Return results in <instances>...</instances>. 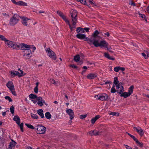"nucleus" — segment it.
Here are the masks:
<instances>
[{
	"label": "nucleus",
	"mask_w": 149,
	"mask_h": 149,
	"mask_svg": "<svg viewBox=\"0 0 149 149\" xmlns=\"http://www.w3.org/2000/svg\"><path fill=\"white\" fill-rule=\"evenodd\" d=\"M99 34L98 31L96 30L93 34V37L90 39L87 38L85 41H87L90 45L93 44L95 47H101L106 48L107 50H109V49L108 47V44L105 40H103L99 42V40L97 39L98 38H100V36H98Z\"/></svg>",
	"instance_id": "nucleus-1"
},
{
	"label": "nucleus",
	"mask_w": 149,
	"mask_h": 149,
	"mask_svg": "<svg viewBox=\"0 0 149 149\" xmlns=\"http://www.w3.org/2000/svg\"><path fill=\"white\" fill-rule=\"evenodd\" d=\"M113 83L115 84L116 87V92L120 94L123 92L124 91V88L123 86V82H119L117 77H114Z\"/></svg>",
	"instance_id": "nucleus-2"
},
{
	"label": "nucleus",
	"mask_w": 149,
	"mask_h": 149,
	"mask_svg": "<svg viewBox=\"0 0 149 149\" xmlns=\"http://www.w3.org/2000/svg\"><path fill=\"white\" fill-rule=\"evenodd\" d=\"M20 18H21V17L18 14H14L10 20L9 23L10 25L11 26L15 25L18 22Z\"/></svg>",
	"instance_id": "nucleus-3"
},
{
	"label": "nucleus",
	"mask_w": 149,
	"mask_h": 149,
	"mask_svg": "<svg viewBox=\"0 0 149 149\" xmlns=\"http://www.w3.org/2000/svg\"><path fill=\"white\" fill-rule=\"evenodd\" d=\"M35 130L37 133L39 134H44L46 131V128L42 125H38L36 126Z\"/></svg>",
	"instance_id": "nucleus-4"
},
{
	"label": "nucleus",
	"mask_w": 149,
	"mask_h": 149,
	"mask_svg": "<svg viewBox=\"0 0 149 149\" xmlns=\"http://www.w3.org/2000/svg\"><path fill=\"white\" fill-rule=\"evenodd\" d=\"M46 51L49 56L53 60H55L56 59V55L54 52L50 48H47Z\"/></svg>",
	"instance_id": "nucleus-5"
},
{
	"label": "nucleus",
	"mask_w": 149,
	"mask_h": 149,
	"mask_svg": "<svg viewBox=\"0 0 149 149\" xmlns=\"http://www.w3.org/2000/svg\"><path fill=\"white\" fill-rule=\"evenodd\" d=\"M16 49H20L22 50H24L26 49H30L31 48V46L29 45L25 44L24 43L20 44L19 45L17 44Z\"/></svg>",
	"instance_id": "nucleus-6"
},
{
	"label": "nucleus",
	"mask_w": 149,
	"mask_h": 149,
	"mask_svg": "<svg viewBox=\"0 0 149 149\" xmlns=\"http://www.w3.org/2000/svg\"><path fill=\"white\" fill-rule=\"evenodd\" d=\"M95 97L102 101H105L108 99V95L105 93L101 94L95 96Z\"/></svg>",
	"instance_id": "nucleus-7"
},
{
	"label": "nucleus",
	"mask_w": 149,
	"mask_h": 149,
	"mask_svg": "<svg viewBox=\"0 0 149 149\" xmlns=\"http://www.w3.org/2000/svg\"><path fill=\"white\" fill-rule=\"evenodd\" d=\"M5 44L9 47H11L13 49H16L17 44L13 42L7 40L5 42Z\"/></svg>",
	"instance_id": "nucleus-8"
},
{
	"label": "nucleus",
	"mask_w": 149,
	"mask_h": 149,
	"mask_svg": "<svg viewBox=\"0 0 149 149\" xmlns=\"http://www.w3.org/2000/svg\"><path fill=\"white\" fill-rule=\"evenodd\" d=\"M66 112L70 116V120H72L74 118V115L73 111L72 109H66Z\"/></svg>",
	"instance_id": "nucleus-9"
},
{
	"label": "nucleus",
	"mask_w": 149,
	"mask_h": 149,
	"mask_svg": "<svg viewBox=\"0 0 149 149\" xmlns=\"http://www.w3.org/2000/svg\"><path fill=\"white\" fill-rule=\"evenodd\" d=\"M77 11L75 10H73L71 12V16L72 18V21H77Z\"/></svg>",
	"instance_id": "nucleus-10"
},
{
	"label": "nucleus",
	"mask_w": 149,
	"mask_h": 149,
	"mask_svg": "<svg viewBox=\"0 0 149 149\" xmlns=\"http://www.w3.org/2000/svg\"><path fill=\"white\" fill-rule=\"evenodd\" d=\"M72 25H71L70 22H69V23H68V24L69 25V27L71 31L74 30L75 29L76 27L75 25L76 23H77V21H74V20H73V21H72Z\"/></svg>",
	"instance_id": "nucleus-11"
},
{
	"label": "nucleus",
	"mask_w": 149,
	"mask_h": 149,
	"mask_svg": "<svg viewBox=\"0 0 149 149\" xmlns=\"http://www.w3.org/2000/svg\"><path fill=\"white\" fill-rule=\"evenodd\" d=\"M6 86L10 91L14 90V86L12 81H8L6 84Z\"/></svg>",
	"instance_id": "nucleus-12"
},
{
	"label": "nucleus",
	"mask_w": 149,
	"mask_h": 149,
	"mask_svg": "<svg viewBox=\"0 0 149 149\" xmlns=\"http://www.w3.org/2000/svg\"><path fill=\"white\" fill-rule=\"evenodd\" d=\"M97 76L96 73H90L88 74L86 77L88 79H91L95 78Z\"/></svg>",
	"instance_id": "nucleus-13"
},
{
	"label": "nucleus",
	"mask_w": 149,
	"mask_h": 149,
	"mask_svg": "<svg viewBox=\"0 0 149 149\" xmlns=\"http://www.w3.org/2000/svg\"><path fill=\"white\" fill-rule=\"evenodd\" d=\"M88 133L91 136L97 135L100 134V132L99 131L95 130L91 131Z\"/></svg>",
	"instance_id": "nucleus-14"
},
{
	"label": "nucleus",
	"mask_w": 149,
	"mask_h": 149,
	"mask_svg": "<svg viewBox=\"0 0 149 149\" xmlns=\"http://www.w3.org/2000/svg\"><path fill=\"white\" fill-rule=\"evenodd\" d=\"M22 18V24L25 26H27L28 25V23L27 21L29 20V19L25 17H23L21 18Z\"/></svg>",
	"instance_id": "nucleus-15"
},
{
	"label": "nucleus",
	"mask_w": 149,
	"mask_h": 149,
	"mask_svg": "<svg viewBox=\"0 0 149 149\" xmlns=\"http://www.w3.org/2000/svg\"><path fill=\"white\" fill-rule=\"evenodd\" d=\"M76 37L77 38L81 39H85V41L86 40V38H87L86 37V35L85 34H81L79 33L77 35Z\"/></svg>",
	"instance_id": "nucleus-16"
},
{
	"label": "nucleus",
	"mask_w": 149,
	"mask_h": 149,
	"mask_svg": "<svg viewBox=\"0 0 149 149\" xmlns=\"http://www.w3.org/2000/svg\"><path fill=\"white\" fill-rule=\"evenodd\" d=\"M104 56L105 57L109 60H114L115 59V58H114L112 56H110L108 53L106 52L104 53Z\"/></svg>",
	"instance_id": "nucleus-17"
},
{
	"label": "nucleus",
	"mask_w": 149,
	"mask_h": 149,
	"mask_svg": "<svg viewBox=\"0 0 149 149\" xmlns=\"http://www.w3.org/2000/svg\"><path fill=\"white\" fill-rule=\"evenodd\" d=\"M100 117V116L99 115H97L96 116L94 117L91 120V123L92 124H93Z\"/></svg>",
	"instance_id": "nucleus-18"
},
{
	"label": "nucleus",
	"mask_w": 149,
	"mask_h": 149,
	"mask_svg": "<svg viewBox=\"0 0 149 149\" xmlns=\"http://www.w3.org/2000/svg\"><path fill=\"white\" fill-rule=\"evenodd\" d=\"M13 119L16 122V123L18 125L20 123V119L18 116H15Z\"/></svg>",
	"instance_id": "nucleus-19"
},
{
	"label": "nucleus",
	"mask_w": 149,
	"mask_h": 149,
	"mask_svg": "<svg viewBox=\"0 0 149 149\" xmlns=\"http://www.w3.org/2000/svg\"><path fill=\"white\" fill-rule=\"evenodd\" d=\"M38 114L40 116V117L43 118L44 117V114L43 113V110L42 109H40L37 111Z\"/></svg>",
	"instance_id": "nucleus-20"
},
{
	"label": "nucleus",
	"mask_w": 149,
	"mask_h": 149,
	"mask_svg": "<svg viewBox=\"0 0 149 149\" xmlns=\"http://www.w3.org/2000/svg\"><path fill=\"white\" fill-rule=\"evenodd\" d=\"M16 4L19 6H27V5L26 3L24 2L21 1H20L17 2Z\"/></svg>",
	"instance_id": "nucleus-21"
},
{
	"label": "nucleus",
	"mask_w": 149,
	"mask_h": 149,
	"mask_svg": "<svg viewBox=\"0 0 149 149\" xmlns=\"http://www.w3.org/2000/svg\"><path fill=\"white\" fill-rule=\"evenodd\" d=\"M120 96L121 97H123L125 98H126L129 96H130V95L129 93H127L126 92H123L121 94H120Z\"/></svg>",
	"instance_id": "nucleus-22"
},
{
	"label": "nucleus",
	"mask_w": 149,
	"mask_h": 149,
	"mask_svg": "<svg viewBox=\"0 0 149 149\" xmlns=\"http://www.w3.org/2000/svg\"><path fill=\"white\" fill-rule=\"evenodd\" d=\"M11 76L13 77L15 76L16 75L18 76L19 72L17 71H12L10 72Z\"/></svg>",
	"instance_id": "nucleus-23"
},
{
	"label": "nucleus",
	"mask_w": 149,
	"mask_h": 149,
	"mask_svg": "<svg viewBox=\"0 0 149 149\" xmlns=\"http://www.w3.org/2000/svg\"><path fill=\"white\" fill-rule=\"evenodd\" d=\"M137 132L140 136H142L144 134L143 131L140 127H139V129Z\"/></svg>",
	"instance_id": "nucleus-24"
},
{
	"label": "nucleus",
	"mask_w": 149,
	"mask_h": 149,
	"mask_svg": "<svg viewBox=\"0 0 149 149\" xmlns=\"http://www.w3.org/2000/svg\"><path fill=\"white\" fill-rule=\"evenodd\" d=\"M24 54H31V51L30 49H26V48L24 51Z\"/></svg>",
	"instance_id": "nucleus-25"
},
{
	"label": "nucleus",
	"mask_w": 149,
	"mask_h": 149,
	"mask_svg": "<svg viewBox=\"0 0 149 149\" xmlns=\"http://www.w3.org/2000/svg\"><path fill=\"white\" fill-rule=\"evenodd\" d=\"M134 88V87L133 86H131L129 88L128 90V93L130 94V95L132 93L133 91V90Z\"/></svg>",
	"instance_id": "nucleus-26"
},
{
	"label": "nucleus",
	"mask_w": 149,
	"mask_h": 149,
	"mask_svg": "<svg viewBox=\"0 0 149 149\" xmlns=\"http://www.w3.org/2000/svg\"><path fill=\"white\" fill-rule=\"evenodd\" d=\"M29 98L31 99H36L37 97V96L36 95L33 94H31L29 95Z\"/></svg>",
	"instance_id": "nucleus-27"
},
{
	"label": "nucleus",
	"mask_w": 149,
	"mask_h": 149,
	"mask_svg": "<svg viewBox=\"0 0 149 149\" xmlns=\"http://www.w3.org/2000/svg\"><path fill=\"white\" fill-rule=\"evenodd\" d=\"M115 84L113 83V85L111 89V93H115L116 92V89L115 88Z\"/></svg>",
	"instance_id": "nucleus-28"
},
{
	"label": "nucleus",
	"mask_w": 149,
	"mask_h": 149,
	"mask_svg": "<svg viewBox=\"0 0 149 149\" xmlns=\"http://www.w3.org/2000/svg\"><path fill=\"white\" fill-rule=\"evenodd\" d=\"M80 58V57L79 55H77L74 56V59L75 61L77 62L79 61Z\"/></svg>",
	"instance_id": "nucleus-29"
},
{
	"label": "nucleus",
	"mask_w": 149,
	"mask_h": 149,
	"mask_svg": "<svg viewBox=\"0 0 149 149\" xmlns=\"http://www.w3.org/2000/svg\"><path fill=\"white\" fill-rule=\"evenodd\" d=\"M109 114L110 115H111L113 116H118L119 115V113H118L112 112H109Z\"/></svg>",
	"instance_id": "nucleus-30"
},
{
	"label": "nucleus",
	"mask_w": 149,
	"mask_h": 149,
	"mask_svg": "<svg viewBox=\"0 0 149 149\" xmlns=\"http://www.w3.org/2000/svg\"><path fill=\"white\" fill-rule=\"evenodd\" d=\"M46 118L47 119H49L51 118V115L49 112H47L45 114Z\"/></svg>",
	"instance_id": "nucleus-31"
},
{
	"label": "nucleus",
	"mask_w": 149,
	"mask_h": 149,
	"mask_svg": "<svg viewBox=\"0 0 149 149\" xmlns=\"http://www.w3.org/2000/svg\"><path fill=\"white\" fill-rule=\"evenodd\" d=\"M136 143L137 144L138 146L140 147H142L143 146V144L142 142H139L137 139L135 141Z\"/></svg>",
	"instance_id": "nucleus-32"
},
{
	"label": "nucleus",
	"mask_w": 149,
	"mask_h": 149,
	"mask_svg": "<svg viewBox=\"0 0 149 149\" xmlns=\"http://www.w3.org/2000/svg\"><path fill=\"white\" fill-rule=\"evenodd\" d=\"M67 24L69 23V21L67 19L66 17L63 15L61 17Z\"/></svg>",
	"instance_id": "nucleus-33"
},
{
	"label": "nucleus",
	"mask_w": 149,
	"mask_h": 149,
	"mask_svg": "<svg viewBox=\"0 0 149 149\" xmlns=\"http://www.w3.org/2000/svg\"><path fill=\"white\" fill-rule=\"evenodd\" d=\"M12 142L10 143V146L12 148L14 147L15 146L16 143L13 140H12Z\"/></svg>",
	"instance_id": "nucleus-34"
},
{
	"label": "nucleus",
	"mask_w": 149,
	"mask_h": 149,
	"mask_svg": "<svg viewBox=\"0 0 149 149\" xmlns=\"http://www.w3.org/2000/svg\"><path fill=\"white\" fill-rule=\"evenodd\" d=\"M25 125L27 127L31 129H35V128L31 124H29L27 123H25Z\"/></svg>",
	"instance_id": "nucleus-35"
},
{
	"label": "nucleus",
	"mask_w": 149,
	"mask_h": 149,
	"mask_svg": "<svg viewBox=\"0 0 149 149\" xmlns=\"http://www.w3.org/2000/svg\"><path fill=\"white\" fill-rule=\"evenodd\" d=\"M18 70H19L21 72L20 73H19V74H18L19 77H22V76L25 75V74L24 73L22 70H20V69H19Z\"/></svg>",
	"instance_id": "nucleus-36"
},
{
	"label": "nucleus",
	"mask_w": 149,
	"mask_h": 149,
	"mask_svg": "<svg viewBox=\"0 0 149 149\" xmlns=\"http://www.w3.org/2000/svg\"><path fill=\"white\" fill-rule=\"evenodd\" d=\"M31 116L33 119H38V116L37 115L33 113L31 114Z\"/></svg>",
	"instance_id": "nucleus-37"
},
{
	"label": "nucleus",
	"mask_w": 149,
	"mask_h": 149,
	"mask_svg": "<svg viewBox=\"0 0 149 149\" xmlns=\"http://www.w3.org/2000/svg\"><path fill=\"white\" fill-rule=\"evenodd\" d=\"M45 103V101H39L37 102L38 104L40 106H42L43 105V103Z\"/></svg>",
	"instance_id": "nucleus-38"
},
{
	"label": "nucleus",
	"mask_w": 149,
	"mask_h": 149,
	"mask_svg": "<svg viewBox=\"0 0 149 149\" xmlns=\"http://www.w3.org/2000/svg\"><path fill=\"white\" fill-rule=\"evenodd\" d=\"M0 39L5 41V42L7 40L3 36L1 35H0Z\"/></svg>",
	"instance_id": "nucleus-39"
},
{
	"label": "nucleus",
	"mask_w": 149,
	"mask_h": 149,
	"mask_svg": "<svg viewBox=\"0 0 149 149\" xmlns=\"http://www.w3.org/2000/svg\"><path fill=\"white\" fill-rule=\"evenodd\" d=\"M20 127V128L21 130V132H23L24 131V130H23V125H24V124L23 123H22L21 124H19V125H18Z\"/></svg>",
	"instance_id": "nucleus-40"
},
{
	"label": "nucleus",
	"mask_w": 149,
	"mask_h": 149,
	"mask_svg": "<svg viewBox=\"0 0 149 149\" xmlns=\"http://www.w3.org/2000/svg\"><path fill=\"white\" fill-rule=\"evenodd\" d=\"M10 110L11 113L12 114L14 113V108L13 106H11L10 108Z\"/></svg>",
	"instance_id": "nucleus-41"
},
{
	"label": "nucleus",
	"mask_w": 149,
	"mask_h": 149,
	"mask_svg": "<svg viewBox=\"0 0 149 149\" xmlns=\"http://www.w3.org/2000/svg\"><path fill=\"white\" fill-rule=\"evenodd\" d=\"M30 55L29 54H24V56L26 58L29 59L31 56H30Z\"/></svg>",
	"instance_id": "nucleus-42"
},
{
	"label": "nucleus",
	"mask_w": 149,
	"mask_h": 149,
	"mask_svg": "<svg viewBox=\"0 0 149 149\" xmlns=\"http://www.w3.org/2000/svg\"><path fill=\"white\" fill-rule=\"evenodd\" d=\"M4 98L6 100H8L10 102H12V99L10 98V97H9L8 96H6Z\"/></svg>",
	"instance_id": "nucleus-43"
},
{
	"label": "nucleus",
	"mask_w": 149,
	"mask_h": 149,
	"mask_svg": "<svg viewBox=\"0 0 149 149\" xmlns=\"http://www.w3.org/2000/svg\"><path fill=\"white\" fill-rule=\"evenodd\" d=\"M127 134H128V135L130 136L132 139H133L135 141L136 140V139H137L135 138V137L134 136L131 134L130 133H127Z\"/></svg>",
	"instance_id": "nucleus-44"
},
{
	"label": "nucleus",
	"mask_w": 149,
	"mask_h": 149,
	"mask_svg": "<svg viewBox=\"0 0 149 149\" xmlns=\"http://www.w3.org/2000/svg\"><path fill=\"white\" fill-rule=\"evenodd\" d=\"M89 2L93 6H96L95 2L93 0H89Z\"/></svg>",
	"instance_id": "nucleus-45"
},
{
	"label": "nucleus",
	"mask_w": 149,
	"mask_h": 149,
	"mask_svg": "<svg viewBox=\"0 0 149 149\" xmlns=\"http://www.w3.org/2000/svg\"><path fill=\"white\" fill-rule=\"evenodd\" d=\"M147 55H146L144 53H142V55L146 59H147L148 58L149 56V54H147Z\"/></svg>",
	"instance_id": "nucleus-46"
},
{
	"label": "nucleus",
	"mask_w": 149,
	"mask_h": 149,
	"mask_svg": "<svg viewBox=\"0 0 149 149\" xmlns=\"http://www.w3.org/2000/svg\"><path fill=\"white\" fill-rule=\"evenodd\" d=\"M57 13L61 17H62V16L63 15V13H62V12H61V11H57Z\"/></svg>",
	"instance_id": "nucleus-47"
},
{
	"label": "nucleus",
	"mask_w": 149,
	"mask_h": 149,
	"mask_svg": "<svg viewBox=\"0 0 149 149\" xmlns=\"http://www.w3.org/2000/svg\"><path fill=\"white\" fill-rule=\"evenodd\" d=\"M57 13L61 17H62V16L63 15V13H62V12H61V11H57Z\"/></svg>",
	"instance_id": "nucleus-48"
},
{
	"label": "nucleus",
	"mask_w": 149,
	"mask_h": 149,
	"mask_svg": "<svg viewBox=\"0 0 149 149\" xmlns=\"http://www.w3.org/2000/svg\"><path fill=\"white\" fill-rule=\"evenodd\" d=\"M114 70L115 72H118L119 71V70H120L119 66L115 67L114 68Z\"/></svg>",
	"instance_id": "nucleus-49"
},
{
	"label": "nucleus",
	"mask_w": 149,
	"mask_h": 149,
	"mask_svg": "<svg viewBox=\"0 0 149 149\" xmlns=\"http://www.w3.org/2000/svg\"><path fill=\"white\" fill-rule=\"evenodd\" d=\"M82 30H83V29L80 27H78L77 29V33H79L81 32V31H82Z\"/></svg>",
	"instance_id": "nucleus-50"
},
{
	"label": "nucleus",
	"mask_w": 149,
	"mask_h": 149,
	"mask_svg": "<svg viewBox=\"0 0 149 149\" xmlns=\"http://www.w3.org/2000/svg\"><path fill=\"white\" fill-rule=\"evenodd\" d=\"M139 17H141L143 19H144L146 18V16L144 14H139Z\"/></svg>",
	"instance_id": "nucleus-51"
},
{
	"label": "nucleus",
	"mask_w": 149,
	"mask_h": 149,
	"mask_svg": "<svg viewBox=\"0 0 149 149\" xmlns=\"http://www.w3.org/2000/svg\"><path fill=\"white\" fill-rule=\"evenodd\" d=\"M79 2H81V3H82L83 4H86V0H80V1H79Z\"/></svg>",
	"instance_id": "nucleus-52"
},
{
	"label": "nucleus",
	"mask_w": 149,
	"mask_h": 149,
	"mask_svg": "<svg viewBox=\"0 0 149 149\" xmlns=\"http://www.w3.org/2000/svg\"><path fill=\"white\" fill-rule=\"evenodd\" d=\"M109 33L108 32H107L106 33H104L103 36L104 37H106L107 36V37H109Z\"/></svg>",
	"instance_id": "nucleus-53"
},
{
	"label": "nucleus",
	"mask_w": 149,
	"mask_h": 149,
	"mask_svg": "<svg viewBox=\"0 0 149 149\" xmlns=\"http://www.w3.org/2000/svg\"><path fill=\"white\" fill-rule=\"evenodd\" d=\"M38 91V87H35L34 88V92L36 93H37Z\"/></svg>",
	"instance_id": "nucleus-54"
},
{
	"label": "nucleus",
	"mask_w": 149,
	"mask_h": 149,
	"mask_svg": "<svg viewBox=\"0 0 149 149\" xmlns=\"http://www.w3.org/2000/svg\"><path fill=\"white\" fill-rule=\"evenodd\" d=\"M86 116L87 115H80V118L81 119H83L85 118Z\"/></svg>",
	"instance_id": "nucleus-55"
},
{
	"label": "nucleus",
	"mask_w": 149,
	"mask_h": 149,
	"mask_svg": "<svg viewBox=\"0 0 149 149\" xmlns=\"http://www.w3.org/2000/svg\"><path fill=\"white\" fill-rule=\"evenodd\" d=\"M37 100H38V101H44V100H42V98L41 97H37Z\"/></svg>",
	"instance_id": "nucleus-56"
},
{
	"label": "nucleus",
	"mask_w": 149,
	"mask_h": 149,
	"mask_svg": "<svg viewBox=\"0 0 149 149\" xmlns=\"http://www.w3.org/2000/svg\"><path fill=\"white\" fill-rule=\"evenodd\" d=\"M129 3L130 5H131L134 6H135V3H134L132 1H129Z\"/></svg>",
	"instance_id": "nucleus-57"
},
{
	"label": "nucleus",
	"mask_w": 149,
	"mask_h": 149,
	"mask_svg": "<svg viewBox=\"0 0 149 149\" xmlns=\"http://www.w3.org/2000/svg\"><path fill=\"white\" fill-rule=\"evenodd\" d=\"M12 92L13 95L15 96H16L17 95L16 93L14 91V89L13 90H12V91H10Z\"/></svg>",
	"instance_id": "nucleus-58"
},
{
	"label": "nucleus",
	"mask_w": 149,
	"mask_h": 149,
	"mask_svg": "<svg viewBox=\"0 0 149 149\" xmlns=\"http://www.w3.org/2000/svg\"><path fill=\"white\" fill-rule=\"evenodd\" d=\"M70 66L73 68H77V67L74 65L72 64L70 65Z\"/></svg>",
	"instance_id": "nucleus-59"
},
{
	"label": "nucleus",
	"mask_w": 149,
	"mask_h": 149,
	"mask_svg": "<svg viewBox=\"0 0 149 149\" xmlns=\"http://www.w3.org/2000/svg\"><path fill=\"white\" fill-rule=\"evenodd\" d=\"M50 81L53 84H55L56 83L55 81L53 79H50Z\"/></svg>",
	"instance_id": "nucleus-60"
},
{
	"label": "nucleus",
	"mask_w": 149,
	"mask_h": 149,
	"mask_svg": "<svg viewBox=\"0 0 149 149\" xmlns=\"http://www.w3.org/2000/svg\"><path fill=\"white\" fill-rule=\"evenodd\" d=\"M2 15L5 17L9 16V15L8 14L5 13H2Z\"/></svg>",
	"instance_id": "nucleus-61"
},
{
	"label": "nucleus",
	"mask_w": 149,
	"mask_h": 149,
	"mask_svg": "<svg viewBox=\"0 0 149 149\" xmlns=\"http://www.w3.org/2000/svg\"><path fill=\"white\" fill-rule=\"evenodd\" d=\"M127 149H132V148L127 145H125Z\"/></svg>",
	"instance_id": "nucleus-62"
},
{
	"label": "nucleus",
	"mask_w": 149,
	"mask_h": 149,
	"mask_svg": "<svg viewBox=\"0 0 149 149\" xmlns=\"http://www.w3.org/2000/svg\"><path fill=\"white\" fill-rule=\"evenodd\" d=\"M119 70L122 71H123L125 70L124 68L119 67Z\"/></svg>",
	"instance_id": "nucleus-63"
},
{
	"label": "nucleus",
	"mask_w": 149,
	"mask_h": 149,
	"mask_svg": "<svg viewBox=\"0 0 149 149\" xmlns=\"http://www.w3.org/2000/svg\"><path fill=\"white\" fill-rule=\"evenodd\" d=\"M84 29L85 30L86 32H88L89 31V28H84Z\"/></svg>",
	"instance_id": "nucleus-64"
}]
</instances>
